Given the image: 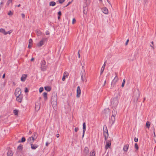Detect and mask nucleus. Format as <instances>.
Segmentation results:
<instances>
[{
	"label": "nucleus",
	"mask_w": 156,
	"mask_h": 156,
	"mask_svg": "<svg viewBox=\"0 0 156 156\" xmlns=\"http://www.w3.org/2000/svg\"><path fill=\"white\" fill-rule=\"evenodd\" d=\"M21 89L19 87L17 88L15 92V96H18L20 95H22L21 94Z\"/></svg>",
	"instance_id": "obj_9"
},
{
	"label": "nucleus",
	"mask_w": 156,
	"mask_h": 156,
	"mask_svg": "<svg viewBox=\"0 0 156 156\" xmlns=\"http://www.w3.org/2000/svg\"><path fill=\"white\" fill-rule=\"evenodd\" d=\"M134 147H135V148L136 149V150H138L139 147H138V145L137 144L135 143V144Z\"/></svg>",
	"instance_id": "obj_38"
},
{
	"label": "nucleus",
	"mask_w": 156,
	"mask_h": 156,
	"mask_svg": "<svg viewBox=\"0 0 156 156\" xmlns=\"http://www.w3.org/2000/svg\"><path fill=\"white\" fill-rule=\"evenodd\" d=\"M58 14L59 16H61L62 15L61 12L60 11H59L58 13Z\"/></svg>",
	"instance_id": "obj_52"
},
{
	"label": "nucleus",
	"mask_w": 156,
	"mask_h": 156,
	"mask_svg": "<svg viewBox=\"0 0 156 156\" xmlns=\"http://www.w3.org/2000/svg\"><path fill=\"white\" fill-rule=\"evenodd\" d=\"M0 33H2L5 35L7 34V33H6V31H5L4 29L3 28L0 29Z\"/></svg>",
	"instance_id": "obj_25"
},
{
	"label": "nucleus",
	"mask_w": 156,
	"mask_h": 156,
	"mask_svg": "<svg viewBox=\"0 0 156 156\" xmlns=\"http://www.w3.org/2000/svg\"><path fill=\"white\" fill-rule=\"evenodd\" d=\"M103 134L104 136L106 135L107 136H108V134L107 128L106 125H104L103 126Z\"/></svg>",
	"instance_id": "obj_10"
},
{
	"label": "nucleus",
	"mask_w": 156,
	"mask_h": 156,
	"mask_svg": "<svg viewBox=\"0 0 156 156\" xmlns=\"http://www.w3.org/2000/svg\"><path fill=\"white\" fill-rule=\"evenodd\" d=\"M28 91H29V90H28V88L27 87H26L25 88V93H27L28 92Z\"/></svg>",
	"instance_id": "obj_48"
},
{
	"label": "nucleus",
	"mask_w": 156,
	"mask_h": 156,
	"mask_svg": "<svg viewBox=\"0 0 156 156\" xmlns=\"http://www.w3.org/2000/svg\"><path fill=\"white\" fill-rule=\"evenodd\" d=\"M34 140H35L34 137L31 136L29 137L27 140V143H29L31 144L33 143Z\"/></svg>",
	"instance_id": "obj_8"
},
{
	"label": "nucleus",
	"mask_w": 156,
	"mask_h": 156,
	"mask_svg": "<svg viewBox=\"0 0 156 156\" xmlns=\"http://www.w3.org/2000/svg\"><path fill=\"white\" fill-rule=\"evenodd\" d=\"M66 74H67V73L66 72H65L64 73V75H63V76L62 78V80L63 81H64L65 80V79H66V76H65V75Z\"/></svg>",
	"instance_id": "obj_35"
},
{
	"label": "nucleus",
	"mask_w": 156,
	"mask_h": 156,
	"mask_svg": "<svg viewBox=\"0 0 156 156\" xmlns=\"http://www.w3.org/2000/svg\"><path fill=\"white\" fill-rule=\"evenodd\" d=\"M32 45V44H29V45H28V48H30V47H31Z\"/></svg>",
	"instance_id": "obj_59"
},
{
	"label": "nucleus",
	"mask_w": 156,
	"mask_h": 156,
	"mask_svg": "<svg viewBox=\"0 0 156 156\" xmlns=\"http://www.w3.org/2000/svg\"><path fill=\"white\" fill-rule=\"evenodd\" d=\"M79 51H80L79 50V51H78V52L79 58H80V54L79 53Z\"/></svg>",
	"instance_id": "obj_58"
},
{
	"label": "nucleus",
	"mask_w": 156,
	"mask_h": 156,
	"mask_svg": "<svg viewBox=\"0 0 156 156\" xmlns=\"http://www.w3.org/2000/svg\"><path fill=\"white\" fill-rule=\"evenodd\" d=\"M140 93L138 89L135 90L133 92V99L134 102L136 103L140 97Z\"/></svg>",
	"instance_id": "obj_1"
},
{
	"label": "nucleus",
	"mask_w": 156,
	"mask_h": 156,
	"mask_svg": "<svg viewBox=\"0 0 156 156\" xmlns=\"http://www.w3.org/2000/svg\"><path fill=\"white\" fill-rule=\"evenodd\" d=\"M125 81H126V80H125V79H124L123 80V81L122 82V84L121 85V86L122 87H124Z\"/></svg>",
	"instance_id": "obj_39"
},
{
	"label": "nucleus",
	"mask_w": 156,
	"mask_h": 156,
	"mask_svg": "<svg viewBox=\"0 0 156 156\" xmlns=\"http://www.w3.org/2000/svg\"><path fill=\"white\" fill-rule=\"evenodd\" d=\"M71 2H69L64 7H66L68 6L71 3Z\"/></svg>",
	"instance_id": "obj_51"
},
{
	"label": "nucleus",
	"mask_w": 156,
	"mask_h": 156,
	"mask_svg": "<svg viewBox=\"0 0 156 156\" xmlns=\"http://www.w3.org/2000/svg\"><path fill=\"white\" fill-rule=\"evenodd\" d=\"M110 110L108 108H106L105 109L104 112L106 114H109V113Z\"/></svg>",
	"instance_id": "obj_27"
},
{
	"label": "nucleus",
	"mask_w": 156,
	"mask_h": 156,
	"mask_svg": "<svg viewBox=\"0 0 156 156\" xmlns=\"http://www.w3.org/2000/svg\"><path fill=\"white\" fill-rule=\"evenodd\" d=\"M106 63V61H105V62H104V65H103V66H102L101 68V73H100L101 75L103 73V72H104V71L105 69V66Z\"/></svg>",
	"instance_id": "obj_15"
},
{
	"label": "nucleus",
	"mask_w": 156,
	"mask_h": 156,
	"mask_svg": "<svg viewBox=\"0 0 156 156\" xmlns=\"http://www.w3.org/2000/svg\"><path fill=\"white\" fill-rule=\"evenodd\" d=\"M59 136V134H56V137L57 138H58Z\"/></svg>",
	"instance_id": "obj_63"
},
{
	"label": "nucleus",
	"mask_w": 156,
	"mask_h": 156,
	"mask_svg": "<svg viewBox=\"0 0 156 156\" xmlns=\"http://www.w3.org/2000/svg\"><path fill=\"white\" fill-rule=\"evenodd\" d=\"M47 39L46 38H43L40 42L37 44V45L39 47L41 46L42 45L44 44L45 41H47Z\"/></svg>",
	"instance_id": "obj_7"
},
{
	"label": "nucleus",
	"mask_w": 156,
	"mask_h": 156,
	"mask_svg": "<svg viewBox=\"0 0 156 156\" xmlns=\"http://www.w3.org/2000/svg\"><path fill=\"white\" fill-rule=\"evenodd\" d=\"M115 121V116H112L110 119V122H112V124L113 125Z\"/></svg>",
	"instance_id": "obj_20"
},
{
	"label": "nucleus",
	"mask_w": 156,
	"mask_h": 156,
	"mask_svg": "<svg viewBox=\"0 0 156 156\" xmlns=\"http://www.w3.org/2000/svg\"><path fill=\"white\" fill-rule=\"evenodd\" d=\"M3 4V2H0V9L2 7V5Z\"/></svg>",
	"instance_id": "obj_46"
},
{
	"label": "nucleus",
	"mask_w": 156,
	"mask_h": 156,
	"mask_svg": "<svg viewBox=\"0 0 156 156\" xmlns=\"http://www.w3.org/2000/svg\"><path fill=\"white\" fill-rule=\"evenodd\" d=\"M47 93L46 92H44L43 93V95L45 101H46L47 99Z\"/></svg>",
	"instance_id": "obj_29"
},
{
	"label": "nucleus",
	"mask_w": 156,
	"mask_h": 156,
	"mask_svg": "<svg viewBox=\"0 0 156 156\" xmlns=\"http://www.w3.org/2000/svg\"><path fill=\"white\" fill-rule=\"evenodd\" d=\"M8 14L9 16H12V15L13 13L11 11H9V12Z\"/></svg>",
	"instance_id": "obj_43"
},
{
	"label": "nucleus",
	"mask_w": 156,
	"mask_h": 156,
	"mask_svg": "<svg viewBox=\"0 0 156 156\" xmlns=\"http://www.w3.org/2000/svg\"><path fill=\"white\" fill-rule=\"evenodd\" d=\"M44 89L46 91H50L51 90V88L49 86L45 87Z\"/></svg>",
	"instance_id": "obj_26"
},
{
	"label": "nucleus",
	"mask_w": 156,
	"mask_h": 156,
	"mask_svg": "<svg viewBox=\"0 0 156 156\" xmlns=\"http://www.w3.org/2000/svg\"><path fill=\"white\" fill-rule=\"evenodd\" d=\"M13 153L12 151L9 150L7 153V156H12Z\"/></svg>",
	"instance_id": "obj_23"
},
{
	"label": "nucleus",
	"mask_w": 156,
	"mask_h": 156,
	"mask_svg": "<svg viewBox=\"0 0 156 156\" xmlns=\"http://www.w3.org/2000/svg\"><path fill=\"white\" fill-rule=\"evenodd\" d=\"M57 95H54L52 96L51 98V101L53 104H57Z\"/></svg>",
	"instance_id": "obj_5"
},
{
	"label": "nucleus",
	"mask_w": 156,
	"mask_h": 156,
	"mask_svg": "<svg viewBox=\"0 0 156 156\" xmlns=\"http://www.w3.org/2000/svg\"><path fill=\"white\" fill-rule=\"evenodd\" d=\"M81 79L83 81L86 80V75L85 70L83 69V70L81 72Z\"/></svg>",
	"instance_id": "obj_4"
},
{
	"label": "nucleus",
	"mask_w": 156,
	"mask_h": 156,
	"mask_svg": "<svg viewBox=\"0 0 156 156\" xmlns=\"http://www.w3.org/2000/svg\"><path fill=\"white\" fill-rule=\"evenodd\" d=\"M151 125V122L149 121H147L146 122V127L148 128H150V126Z\"/></svg>",
	"instance_id": "obj_34"
},
{
	"label": "nucleus",
	"mask_w": 156,
	"mask_h": 156,
	"mask_svg": "<svg viewBox=\"0 0 156 156\" xmlns=\"http://www.w3.org/2000/svg\"><path fill=\"white\" fill-rule=\"evenodd\" d=\"M144 5L146 4L147 2V0H144Z\"/></svg>",
	"instance_id": "obj_54"
},
{
	"label": "nucleus",
	"mask_w": 156,
	"mask_h": 156,
	"mask_svg": "<svg viewBox=\"0 0 156 156\" xmlns=\"http://www.w3.org/2000/svg\"><path fill=\"white\" fill-rule=\"evenodd\" d=\"M44 90V88L43 87H41L39 89V92L41 93Z\"/></svg>",
	"instance_id": "obj_40"
},
{
	"label": "nucleus",
	"mask_w": 156,
	"mask_h": 156,
	"mask_svg": "<svg viewBox=\"0 0 156 156\" xmlns=\"http://www.w3.org/2000/svg\"><path fill=\"white\" fill-rule=\"evenodd\" d=\"M105 140H106L107 138L108 137V136H107L106 135H105Z\"/></svg>",
	"instance_id": "obj_56"
},
{
	"label": "nucleus",
	"mask_w": 156,
	"mask_h": 156,
	"mask_svg": "<svg viewBox=\"0 0 156 156\" xmlns=\"http://www.w3.org/2000/svg\"><path fill=\"white\" fill-rule=\"evenodd\" d=\"M46 62L44 60H42L40 63V68L41 71H44L46 69Z\"/></svg>",
	"instance_id": "obj_3"
},
{
	"label": "nucleus",
	"mask_w": 156,
	"mask_h": 156,
	"mask_svg": "<svg viewBox=\"0 0 156 156\" xmlns=\"http://www.w3.org/2000/svg\"><path fill=\"white\" fill-rule=\"evenodd\" d=\"M56 5V3L54 1H51L49 2V5L50 6H54Z\"/></svg>",
	"instance_id": "obj_31"
},
{
	"label": "nucleus",
	"mask_w": 156,
	"mask_h": 156,
	"mask_svg": "<svg viewBox=\"0 0 156 156\" xmlns=\"http://www.w3.org/2000/svg\"><path fill=\"white\" fill-rule=\"evenodd\" d=\"M13 113L15 115H17L18 114V111L16 109L13 110Z\"/></svg>",
	"instance_id": "obj_37"
},
{
	"label": "nucleus",
	"mask_w": 156,
	"mask_h": 156,
	"mask_svg": "<svg viewBox=\"0 0 156 156\" xmlns=\"http://www.w3.org/2000/svg\"><path fill=\"white\" fill-rule=\"evenodd\" d=\"M79 128L78 127H75V132H77L79 130Z\"/></svg>",
	"instance_id": "obj_50"
},
{
	"label": "nucleus",
	"mask_w": 156,
	"mask_h": 156,
	"mask_svg": "<svg viewBox=\"0 0 156 156\" xmlns=\"http://www.w3.org/2000/svg\"><path fill=\"white\" fill-rule=\"evenodd\" d=\"M102 11L105 14H107L108 13V9L105 7H104L102 9Z\"/></svg>",
	"instance_id": "obj_18"
},
{
	"label": "nucleus",
	"mask_w": 156,
	"mask_h": 156,
	"mask_svg": "<svg viewBox=\"0 0 156 156\" xmlns=\"http://www.w3.org/2000/svg\"><path fill=\"white\" fill-rule=\"evenodd\" d=\"M90 154V156H95V151H91Z\"/></svg>",
	"instance_id": "obj_33"
},
{
	"label": "nucleus",
	"mask_w": 156,
	"mask_h": 156,
	"mask_svg": "<svg viewBox=\"0 0 156 156\" xmlns=\"http://www.w3.org/2000/svg\"><path fill=\"white\" fill-rule=\"evenodd\" d=\"M76 21V20L75 18H73V19L72 20V23L74 24L75 22Z\"/></svg>",
	"instance_id": "obj_53"
},
{
	"label": "nucleus",
	"mask_w": 156,
	"mask_h": 156,
	"mask_svg": "<svg viewBox=\"0 0 156 156\" xmlns=\"http://www.w3.org/2000/svg\"><path fill=\"white\" fill-rule=\"evenodd\" d=\"M76 92V97L79 98L80 97L81 94V90L80 86H78L77 87Z\"/></svg>",
	"instance_id": "obj_11"
},
{
	"label": "nucleus",
	"mask_w": 156,
	"mask_h": 156,
	"mask_svg": "<svg viewBox=\"0 0 156 156\" xmlns=\"http://www.w3.org/2000/svg\"><path fill=\"white\" fill-rule=\"evenodd\" d=\"M83 13H84L85 14H86V13H87V11H86V10H83Z\"/></svg>",
	"instance_id": "obj_64"
},
{
	"label": "nucleus",
	"mask_w": 156,
	"mask_h": 156,
	"mask_svg": "<svg viewBox=\"0 0 156 156\" xmlns=\"http://www.w3.org/2000/svg\"><path fill=\"white\" fill-rule=\"evenodd\" d=\"M129 144H126L123 147V150L125 152L127 151L128 149L129 148Z\"/></svg>",
	"instance_id": "obj_22"
},
{
	"label": "nucleus",
	"mask_w": 156,
	"mask_h": 156,
	"mask_svg": "<svg viewBox=\"0 0 156 156\" xmlns=\"http://www.w3.org/2000/svg\"><path fill=\"white\" fill-rule=\"evenodd\" d=\"M36 32L37 33V36H40L42 34L41 32L39 30H36Z\"/></svg>",
	"instance_id": "obj_36"
},
{
	"label": "nucleus",
	"mask_w": 156,
	"mask_h": 156,
	"mask_svg": "<svg viewBox=\"0 0 156 156\" xmlns=\"http://www.w3.org/2000/svg\"><path fill=\"white\" fill-rule=\"evenodd\" d=\"M33 137H35V140L36 139V138L37 137V134H36V133H34V136Z\"/></svg>",
	"instance_id": "obj_47"
},
{
	"label": "nucleus",
	"mask_w": 156,
	"mask_h": 156,
	"mask_svg": "<svg viewBox=\"0 0 156 156\" xmlns=\"http://www.w3.org/2000/svg\"><path fill=\"white\" fill-rule=\"evenodd\" d=\"M31 146V148L32 149L34 150L37 148L38 146L37 145H35L33 144H30Z\"/></svg>",
	"instance_id": "obj_21"
},
{
	"label": "nucleus",
	"mask_w": 156,
	"mask_h": 156,
	"mask_svg": "<svg viewBox=\"0 0 156 156\" xmlns=\"http://www.w3.org/2000/svg\"><path fill=\"white\" fill-rule=\"evenodd\" d=\"M117 113V110L115 108H114L112 112V115L115 116Z\"/></svg>",
	"instance_id": "obj_16"
},
{
	"label": "nucleus",
	"mask_w": 156,
	"mask_h": 156,
	"mask_svg": "<svg viewBox=\"0 0 156 156\" xmlns=\"http://www.w3.org/2000/svg\"><path fill=\"white\" fill-rule=\"evenodd\" d=\"M111 106L112 108H115L118 104V100L116 98H114L111 100Z\"/></svg>",
	"instance_id": "obj_2"
},
{
	"label": "nucleus",
	"mask_w": 156,
	"mask_h": 156,
	"mask_svg": "<svg viewBox=\"0 0 156 156\" xmlns=\"http://www.w3.org/2000/svg\"><path fill=\"white\" fill-rule=\"evenodd\" d=\"M40 106L38 103H36L35 104V109L36 111H38L40 108Z\"/></svg>",
	"instance_id": "obj_17"
},
{
	"label": "nucleus",
	"mask_w": 156,
	"mask_h": 156,
	"mask_svg": "<svg viewBox=\"0 0 156 156\" xmlns=\"http://www.w3.org/2000/svg\"><path fill=\"white\" fill-rule=\"evenodd\" d=\"M46 35L49 34V32L48 31H46Z\"/></svg>",
	"instance_id": "obj_57"
},
{
	"label": "nucleus",
	"mask_w": 156,
	"mask_h": 156,
	"mask_svg": "<svg viewBox=\"0 0 156 156\" xmlns=\"http://www.w3.org/2000/svg\"><path fill=\"white\" fill-rule=\"evenodd\" d=\"M33 42V41H32V39H30L29 40V44H32V42Z\"/></svg>",
	"instance_id": "obj_44"
},
{
	"label": "nucleus",
	"mask_w": 156,
	"mask_h": 156,
	"mask_svg": "<svg viewBox=\"0 0 156 156\" xmlns=\"http://www.w3.org/2000/svg\"><path fill=\"white\" fill-rule=\"evenodd\" d=\"M65 0H58V2L62 4L65 1Z\"/></svg>",
	"instance_id": "obj_45"
},
{
	"label": "nucleus",
	"mask_w": 156,
	"mask_h": 156,
	"mask_svg": "<svg viewBox=\"0 0 156 156\" xmlns=\"http://www.w3.org/2000/svg\"><path fill=\"white\" fill-rule=\"evenodd\" d=\"M86 61L84 60H83L81 62V66H82V69L83 70L84 69V67L85 65Z\"/></svg>",
	"instance_id": "obj_30"
},
{
	"label": "nucleus",
	"mask_w": 156,
	"mask_h": 156,
	"mask_svg": "<svg viewBox=\"0 0 156 156\" xmlns=\"http://www.w3.org/2000/svg\"><path fill=\"white\" fill-rule=\"evenodd\" d=\"M134 141L136 142H137L138 141V139L136 137H135L134 138Z\"/></svg>",
	"instance_id": "obj_49"
},
{
	"label": "nucleus",
	"mask_w": 156,
	"mask_h": 156,
	"mask_svg": "<svg viewBox=\"0 0 156 156\" xmlns=\"http://www.w3.org/2000/svg\"><path fill=\"white\" fill-rule=\"evenodd\" d=\"M5 73H4L3 75V76H2V78L3 79H4L5 78Z\"/></svg>",
	"instance_id": "obj_60"
},
{
	"label": "nucleus",
	"mask_w": 156,
	"mask_h": 156,
	"mask_svg": "<svg viewBox=\"0 0 156 156\" xmlns=\"http://www.w3.org/2000/svg\"><path fill=\"white\" fill-rule=\"evenodd\" d=\"M21 16H22V18H24V17H25V15L23 13H22L21 14Z\"/></svg>",
	"instance_id": "obj_55"
},
{
	"label": "nucleus",
	"mask_w": 156,
	"mask_h": 156,
	"mask_svg": "<svg viewBox=\"0 0 156 156\" xmlns=\"http://www.w3.org/2000/svg\"><path fill=\"white\" fill-rule=\"evenodd\" d=\"M12 2V0H8L7 1V5H8L10 3H11Z\"/></svg>",
	"instance_id": "obj_41"
},
{
	"label": "nucleus",
	"mask_w": 156,
	"mask_h": 156,
	"mask_svg": "<svg viewBox=\"0 0 156 156\" xmlns=\"http://www.w3.org/2000/svg\"><path fill=\"white\" fill-rule=\"evenodd\" d=\"M129 41V40L128 39L127 41H126V43L125 44L126 45L127 44H128V42Z\"/></svg>",
	"instance_id": "obj_61"
},
{
	"label": "nucleus",
	"mask_w": 156,
	"mask_h": 156,
	"mask_svg": "<svg viewBox=\"0 0 156 156\" xmlns=\"http://www.w3.org/2000/svg\"><path fill=\"white\" fill-rule=\"evenodd\" d=\"M27 75L23 74L22 75L21 78V81L24 82L25 81L26 79L27 78Z\"/></svg>",
	"instance_id": "obj_19"
},
{
	"label": "nucleus",
	"mask_w": 156,
	"mask_h": 156,
	"mask_svg": "<svg viewBox=\"0 0 156 156\" xmlns=\"http://www.w3.org/2000/svg\"><path fill=\"white\" fill-rule=\"evenodd\" d=\"M26 141V139L24 137H23L21 139V140H19L18 141V143H23Z\"/></svg>",
	"instance_id": "obj_28"
},
{
	"label": "nucleus",
	"mask_w": 156,
	"mask_h": 156,
	"mask_svg": "<svg viewBox=\"0 0 156 156\" xmlns=\"http://www.w3.org/2000/svg\"><path fill=\"white\" fill-rule=\"evenodd\" d=\"M49 144V143H48V142H46V144H45L46 146H48Z\"/></svg>",
	"instance_id": "obj_62"
},
{
	"label": "nucleus",
	"mask_w": 156,
	"mask_h": 156,
	"mask_svg": "<svg viewBox=\"0 0 156 156\" xmlns=\"http://www.w3.org/2000/svg\"><path fill=\"white\" fill-rule=\"evenodd\" d=\"M17 149L20 151H22L23 149V145L20 144L17 147Z\"/></svg>",
	"instance_id": "obj_32"
},
{
	"label": "nucleus",
	"mask_w": 156,
	"mask_h": 156,
	"mask_svg": "<svg viewBox=\"0 0 156 156\" xmlns=\"http://www.w3.org/2000/svg\"><path fill=\"white\" fill-rule=\"evenodd\" d=\"M111 145V143L110 141H107L106 142V145L105 146V148L106 149H107L108 148L110 147Z\"/></svg>",
	"instance_id": "obj_14"
},
{
	"label": "nucleus",
	"mask_w": 156,
	"mask_h": 156,
	"mask_svg": "<svg viewBox=\"0 0 156 156\" xmlns=\"http://www.w3.org/2000/svg\"><path fill=\"white\" fill-rule=\"evenodd\" d=\"M86 123L85 122H83V133L82 138H83L84 136L85 132L86 131Z\"/></svg>",
	"instance_id": "obj_13"
},
{
	"label": "nucleus",
	"mask_w": 156,
	"mask_h": 156,
	"mask_svg": "<svg viewBox=\"0 0 156 156\" xmlns=\"http://www.w3.org/2000/svg\"><path fill=\"white\" fill-rule=\"evenodd\" d=\"M89 151V149L87 147H85L84 150V153L86 154H88Z\"/></svg>",
	"instance_id": "obj_24"
},
{
	"label": "nucleus",
	"mask_w": 156,
	"mask_h": 156,
	"mask_svg": "<svg viewBox=\"0 0 156 156\" xmlns=\"http://www.w3.org/2000/svg\"><path fill=\"white\" fill-rule=\"evenodd\" d=\"M12 32V30H9L8 32H6V33H7V34H10Z\"/></svg>",
	"instance_id": "obj_42"
},
{
	"label": "nucleus",
	"mask_w": 156,
	"mask_h": 156,
	"mask_svg": "<svg viewBox=\"0 0 156 156\" xmlns=\"http://www.w3.org/2000/svg\"><path fill=\"white\" fill-rule=\"evenodd\" d=\"M16 100L17 101L19 102H21L23 98V95H20L18 96H16Z\"/></svg>",
	"instance_id": "obj_12"
},
{
	"label": "nucleus",
	"mask_w": 156,
	"mask_h": 156,
	"mask_svg": "<svg viewBox=\"0 0 156 156\" xmlns=\"http://www.w3.org/2000/svg\"><path fill=\"white\" fill-rule=\"evenodd\" d=\"M115 74L116 75V76L115 77L114 79L112 80V83H111V87H114L117 81L118 78V76H117V74L115 73Z\"/></svg>",
	"instance_id": "obj_6"
}]
</instances>
